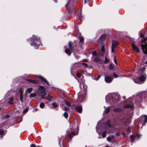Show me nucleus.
I'll use <instances>...</instances> for the list:
<instances>
[{"mask_svg":"<svg viewBox=\"0 0 147 147\" xmlns=\"http://www.w3.org/2000/svg\"><path fill=\"white\" fill-rule=\"evenodd\" d=\"M76 2V0H75V2H74L72 0H69L67 4L65 5V7L66 9L69 14L75 13Z\"/></svg>","mask_w":147,"mask_h":147,"instance_id":"obj_1","label":"nucleus"},{"mask_svg":"<svg viewBox=\"0 0 147 147\" xmlns=\"http://www.w3.org/2000/svg\"><path fill=\"white\" fill-rule=\"evenodd\" d=\"M31 45L38 47L41 43L40 38L34 35H33L32 37L30 38Z\"/></svg>","mask_w":147,"mask_h":147,"instance_id":"obj_2","label":"nucleus"},{"mask_svg":"<svg viewBox=\"0 0 147 147\" xmlns=\"http://www.w3.org/2000/svg\"><path fill=\"white\" fill-rule=\"evenodd\" d=\"M140 42L142 51L144 54H147V37L142 39Z\"/></svg>","mask_w":147,"mask_h":147,"instance_id":"obj_3","label":"nucleus"},{"mask_svg":"<svg viewBox=\"0 0 147 147\" xmlns=\"http://www.w3.org/2000/svg\"><path fill=\"white\" fill-rule=\"evenodd\" d=\"M68 47L71 51L74 53H77L79 51L78 47H77L76 45H72V43L71 41H69L68 44Z\"/></svg>","mask_w":147,"mask_h":147,"instance_id":"obj_4","label":"nucleus"},{"mask_svg":"<svg viewBox=\"0 0 147 147\" xmlns=\"http://www.w3.org/2000/svg\"><path fill=\"white\" fill-rule=\"evenodd\" d=\"M38 94L40 96H45L46 94L45 87L42 86H39L38 88Z\"/></svg>","mask_w":147,"mask_h":147,"instance_id":"obj_5","label":"nucleus"},{"mask_svg":"<svg viewBox=\"0 0 147 147\" xmlns=\"http://www.w3.org/2000/svg\"><path fill=\"white\" fill-rule=\"evenodd\" d=\"M70 129L75 131H78V126L77 122L74 121L71 127L70 126Z\"/></svg>","mask_w":147,"mask_h":147,"instance_id":"obj_6","label":"nucleus"},{"mask_svg":"<svg viewBox=\"0 0 147 147\" xmlns=\"http://www.w3.org/2000/svg\"><path fill=\"white\" fill-rule=\"evenodd\" d=\"M82 107L81 105H78L75 107L76 111L77 112L79 113H81L82 112Z\"/></svg>","mask_w":147,"mask_h":147,"instance_id":"obj_7","label":"nucleus"},{"mask_svg":"<svg viewBox=\"0 0 147 147\" xmlns=\"http://www.w3.org/2000/svg\"><path fill=\"white\" fill-rule=\"evenodd\" d=\"M38 77L41 80L45 82L48 85H50V84L49 82L44 77L41 75L38 76Z\"/></svg>","mask_w":147,"mask_h":147,"instance_id":"obj_8","label":"nucleus"},{"mask_svg":"<svg viewBox=\"0 0 147 147\" xmlns=\"http://www.w3.org/2000/svg\"><path fill=\"white\" fill-rule=\"evenodd\" d=\"M146 74L144 73L139 78L140 81V82H144L146 80Z\"/></svg>","mask_w":147,"mask_h":147,"instance_id":"obj_9","label":"nucleus"},{"mask_svg":"<svg viewBox=\"0 0 147 147\" xmlns=\"http://www.w3.org/2000/svg\"><path fill=\"white\" fill-rule=\"evenodd\" d=\"M113 79H112L111 77L109 76H107L105 78V82L107 83H110L112 81Z\"/></svg>","mask_w":147,"mask_h":147,"instance_id":"obj_10","label":"nucleus"},{"mask_svg":"<svg viewBox=\"0 0 147 147\" xmlns=\"http://www.w3.org/2000/svg\"><path fill=\"white\" fill-rule=\"evenodd\" d=\"M139 96H140V98H144L145 99L147 100V92L140 94Z\"/></svg>","mask_w":147,"mask_h":147,"instance_id":"obj_11","label":"nucleus"},{"mask_svg":"<svg viewBox=\"0 0 147 147\" xmlns=\"http://www.w3.org/2000/svg\"><path fill=\"white\" fill-rule=\"evenodd\" d=\"M134 106L133 104H127L124 105L123 106V108L124 109L130 108L131 109L134 108Z\"/></svg>","mask_w":147,"mask_h":147,"instance_id":"obj_12","label":"nucleus"},{"mask_svg":"<svg viewBox=\"0 0 147 147\" xmlns=\"http://www.w3.org/2000/svg\"><path fill=\"white\" fill-rule=\"evenodd\" d=\"M64 102H65V104L68 107H73L74 106V103L72 102H70L68 101H67L66 100H65Z\"/></svg>","mask_w":147,"mask_h":147,"instance_id":"obj_13","label":"nucleus"},{"mask_svg":"<svg viewBox=\"0 0 147 147\" xmlns=\"http://www.w3.org/2000/svg\"><path fill=\"white\" fill-rule=\"evenodd\" d=\"M68 135L69 138H70V140H69L68 141V142H69L71 140L74 136L75 135V134L74 132L72 131L71 132V133H70V132L69 131Z\"/></svg>","mask_w":147,"mask_h":147,"instance_id":"obj_14","label":"nucleus"},{"mask_svg":"<svg viewBox=\"0 0 147 147\" xmlns=\"http://www.w3.org/2000/svg\"><path fill=\"white\" fill-rule=\"evenodd\" d=\"M132 45L133 50L136 52L139 53V50L136 46L135 45L133 42L132 43Z\"/></svg>","mask_w":147,"mask_h":147,"instance_id":"obj_15","label":"nucleus"},{"mask_svg":"<svg viewBox=\"0 0 147 147\" xmlns=\"http://www.w3.org/2000/svg\"><path fill=\"white\" fill-rule=\"evenodd\" d=\"M27 80L30 82L34 84H37L39 82V81L36 80L28 79Z\"/></svg>","mask_w":147,"mask_h":147,"instance_id":"obj_16","label":"nucleus"},{"mask_svg":"<svg viewBox=\"0 0 147 147\" xmlns=\"http://www.w3.org/2000/svg\"><path fill=\"white\" fill-rule=\"evenodd\" d=\"M118 42L116 40H113L112 41V47H116L118 45Z\"/></svg>","mask_w":147,"mask_h":147,"instance_id":"obj_17","label":"nucleus"},{"mask_svg":"<svg viewBox=\"0 0 147 147\" xmlns=\"http://www.w3.org/2000/svg\"><path fill=\"white\" fill-rule=\"evenodd\" d=\"M115 136L113 135H110L107 138V140L109 142H111V140L114 139Z\"/></svg>","mask_w":147,"mask_h":147,"instance_id":"obj_18","label":"nucleus"},{"mask_svg":"<svg viewBox=\"0 0 147 147\" xmlns=\"http://www.w3.org/2000/svg\"><path fill=\"white\" fill-rule=\"evenodd\" d=\"M78 38L80 40L79 43H80V45L81 47L82 45L83 44L84 42V38L82 36H80Z\"/></svg>","mask_w":147,"mask_h":147,"instance_id":"obj_19","label":"nucleus"},{"mask_svg":"<svg viewBox=\"0 0 147 147\" xmlns=\"http://www.w3.org/2000/svg\"><path fill=\"white\" fill-rule=\"evenodd\" d=\"M106 36L107 35L106 34H102L100 36V40L102 41H103L104 40L106 37Z\"/></svg>","mask_w":147,"mask_h":147,"instance_id":"obj_20","label":"nucleus"},{"mask_svg":"<svg viewBox=\"0 0 147 147\" xmlns=\"http://www.w3.org/2000/svg\"><path fill=\"white\" fill-rule=\"evenodd\" d=\"M65 52L67 54L69 55H70L71 54V52L69 49H65Z\"/></svg>","mask_w":147,"mask_h":147,"instance_id":"obj_21","label":"nucleus"},{"mask_svg":"<svg viewBox=\"0 0 147 147\" xmlns=\"http://www.w3.org/2000/svg\"><path fill=\"white\" fill-rule=\"evenodd\" d=\"M113 111L115 112H118L121 111L122 109L119 108H115L113 110Z\"/></svg>","mask_w":147,"mask_h":147,"instance_id":"obj_22","label":"nucleus"},{"mask_svg":"<svg viewBox=\"0 0 147 147\" xmlns=\"http://www.w3.org/2000/svg\"><path fill=\"white\" fill-rule=\"evenodd\" d=\"M32 88H28L27 89V90H26L25 92H27L28 93H30L33 90Z\"/></svg>","mask_w":147,"mask_h":147,"instance_id":"obj_23","label":"nucleus"},{"mask_svg":"<svg viewBox=\"0 0 147 147\" xmlns=\"http://www.w3.org/2000/svg\"><path fill=\"white\" fill-rule=\"evenodd\" d=\"M144 117V121L143 122L142 125H146V123L147 122V115H145Z\"/></svg>","mask_w":147,"mask_h":147,"instance_id":"obj_24","label":"nucleus"},{"mask_svg":"<svg viewBox=\"0 0 147 147\" xmlns=\"http://www.w3.org/2000/svg\"><path fill=\"white\" fill-rule=\"evenodd\" d=\"M134 82L137 84H140V80L139 78L138 77L136 78L135 79H134Z\"/></svg>","mask_w":147,"mask_h":147,"instance_id":"obj_25","label":"nucleus"},{"mask_svg":"<svg viewBox=\"0 0 147 147\" xmlns=\"http://www.w3.org/2000/svg\"><path fill=\"white\" fill-rule=\"evenodd\" d=\"M106 125L108 126L109 127H111V123L110 120L108 119L106 122Z\"/></svg>","mask_w":147,"mask_h":147,"instance_id":"obj_26","label":"nucleus"},{"mask_svg":"<svg viewBox=\"0 0 147 147\" xmlns=\"http://www.w3.org/2000/svg\"><path fill=\"white\" fill-rule=\"evenodd\" d=\"M130 138L131 139V142L132 143H133L134 141V136L133 135H131Z\"/></svg>","mask_w":147,"mask_h":147,"instance_id":"obj_27","label":"nucleus"},{"mask_svg":"<svg viewBox=\"0 0 147 147\" xmlns=\"http://www.w3.org/2000/svg\"><path fill=\"white\" fill-rule=\"evenodd\" d=\"M13 100V97H11L10 98L9 100V101L8 103L10 105H12L13 104V103L12 102V101Z\"/></svg>","mask_w":147,"mask_h":147,"instance_id":"obj_28","label":"nucleus"},{"mask_svg":"<svg viewBox=\"0 0 147 147\" xmlns=\"http://www.w3.org/2000/svg\"><path fill=\"white\" fill-rule=\"evenodd\" d=\"M36 93H31L30 95V98L34 97L36 96Z\"/></svg>","mask_w":147,"mask_h":147,"instance_id":"obj_29","label":"nucleus"},{"mask_svg":"<svg viewBox=\"0 0 147 147\" xmlns=\"http://www.w3.org/2000/svg\"><path fill=\"white\" fill-rule=\"evenodd\" d=\"M46 98L49 101H51V99L53 98V97H51L50 96L48 95L46 97Z\"/></svg>","mask_w":147,"mask_h":147,"instance_id":"obj_30","label":"nucleus"},{"mask_svg":"<svg viewBox=\"0 0 147 147\" xmlns=\"http://www.w3.org/2000/svg\"><path fill=\"white\" fill-rule=\"evenodd\" d=\"M94 60L96 62H99L101 60L98 57H96L94 58Z\"/></svg>","mask_w":147,"mask_h":147,"instance_id":"obj_31","label":"nucleus"},{"mask_svg":"<svg viewBox=\"0 0 147 147\" xmlns=\"http://www.w3.org/2000/svg\"><path fill=\"white\" fill-rule=\"evenodd\" d=\"M112 103H111L112 104H114L115 102H117V100L116 99H115L113 98H112Z\"/></svg>","mask_w":147,"mask_h":147,"instance_id":"obj_32","label":"nucleus"},{"mask_svg":"<svg viewBox=\"0 0 147 147\" xmlns=\"http://www.w3.org/2000/svg\"><path fill=\"white\" fill-rule=\"evenodd\" d=\"M110 111V109L109 108L107 107L106 109V110L105 111V113L106 114H108L109 113V111Z\"/></svg>","mask_w":147,"mask_h":147,"instance_id":"obj_33","label":"nucleus"},{"mask_svg":"<svg viewBox=\"0 0 147 147\" xmlns=\"http://www.w3.org/2000/svg\"><path fill=\"white\" fill-rule=\"evenodd\" d=\"M45 106V104L43 102H42L40 105V107L42 109L44 108Z\"/></svg>","mask_w":147,"mask_h":147,"instance_id":"obj_34","label":"nucleus"},{"mask_svg":"<svg viewBox=\"0 0 147 147\" xmlns=\"http://www.w3.org/2000/svg\"><path fill=\"white\" fill-rule=\"evenodd\" d=\"M63 115L65 118H67L68 116V113L66 112H65L64 113Z\"/></svg>","mask_w":147,"mask_h":147,"instance_id":"obj_35","label":"nucleus"},{"mask_svg":"<svg viewBox=\"0 0 147 147\" xmlns=\"http://www.w3.org/2000/svg\"><path fill=\"white\" fill-rule=\"evenodd\" d=\"M109 62V60L107 59L106 57H105V60L104 61V63L105 64H107Z\"/></svg>","mask_w":147,"mask_h":147,"instance_id":"obj_36","label":"nucleus"},{"mask_svg":"<svg viewBox=\"0 0 147 147\" xmlns=\"http://www.w3.org/2000/svg\"><path fill=\"white\" fill-rule=\"evenodd\" d=\"M105 48L104 46H102L101 49V51L103 53H104L105 52Z\"/></svg>","mask_w":147,"mask_h":147,"instance_id":"obj_37","label":"nucleus"},{"mask_svg":"<svg viewBox=\"0 0 147 147\" xmlns=\"http://www.w3.org/2000/svg\"><path fill=\"white\" fill-rule=\"evenodd\" d=\"M106 132L105 131L103 132L102 134V136L103 138H105L106 136Z\"/></svg>","mask_w":147,"mask_h":147,"instance_id":"obj_38","label":"nucleus"},{"mask_svg":"<svg viewBox=\"0 0 147 147\" xmlns=\"http://www.w3.org/2000/svg\"><path fill=\"white\" fill-rule=\"evenodd\" d=\"M126 131L128 133L131 132V130L130 127H128L126 129Z\"/></svg>","mask_w":147,"mask_h":147,"instance_id":"obj_39","label":"nucleus"},{"mask_svg":"<svg viewBox=\"0 0 147 147\" xmlns=\"http://www.w3.org/2000/svg\"><path fill=\"white\" fill-rule=\"evenodd\" d=\"M4 131L2 129H0V135H2L4 134Z\"/></svg>","mask_w":147,"mask_h":147,"instance_id":"obj_40","label":"nucleus"},{"mask_svg":"<svg viewBox=\"0 0 147 147\" xmlns=\"http://www.w3.org/2000/svg\"><path fill=\"white\" fill-rule=\"evenodd\" d=\"M113 65L112 64H110L109 66V68L110 69H113Z\"/></svg>","mask_w":147,"mask_h":147,"instance_id":"obj_41","label":"nucleus"},{"mask_svg":"<svg viewBox=\"0 0 147 147\" xmlns=\"http://www.w3.org/2000/svg\"><path fill=\"white\" fill-rule=\"evenodd\" d=\"M144 36L145 34L143 33H142L140 35V37L141 38H143V39L145 38Z\"/></svg>","mask_w":147,"mask_h":147,"instance_id":"obj_42","label":"nucleus"},{"mask_svg":"<svg viewBox=\"0 0 147 147\" xmlns=\"http://www.w3.org/2000/svg\"><path fill=\"white\" fill-rule=\"evenodd\" d=\"M28 111V109L27 108H26V109L24 110L23 111V113H26Z\"/></svg>","mask_w":147,"mask_h":147,"instance_id":"obj_43","label":"nucleus"},{"mask_svg":"<svg viewBox=\"0 0 147 147\" xmlns=\"http://www.w3.org/2000/svg\"><path fill=\"white\" fill-rule=\"evenodd\" d=\"M92 55L94 56H96L97 55V53L96 51H94L92 52Z\"/></svg>","mask_w":147,"mask_h":147,"instance_id":"obj_44","label":"nucleus"},{"mask_svg":"<svg viewBox=\"0 0 147 147\" xmlns=\"http://www.w3.org/2000/svg\"><path fill=\"white\" fill-rule=\"evenodd\" d=\"M145 69V67H142L140 69V70L141 71L143 72L144 71Z\"/></svg>","mask_w":147,"mask_h":147,"instance_id":"obj_45","label":"nucleus"},{"mask_svg":"<svg viewBox=\"0 0 147 147\" xmlns=\"http://www.w3.org/2000/svg\"><path fill=\"white\" fill-rule=\"evenodd\" d=\"M82 13H80V14L78 15V17H79V19H80L81 20L82 19Z\"/></svg>","mask_w":147,"mask_h":147,"instance_id":"obj_46","label":"nucleus"},{"mask_svg":"<svg viewBox=\"0 0 147 147\" xmlns=\"http://www.w3.org/2000/svg\"><path fill=\"white\" fill-rule=\"evenodd\" d=\"M77 75L79 78H80L81 77V74L79 72H78L77 73Z\"/></svg>","mask_w":147,"mask_h":147,"instance_id":"obj_47","label":"nucleus"},{"mask_svg":"<svg viewBox=\"0 0 147 147\" xmlns=\"http://www.w3.org/2000/svg\"><path fill=\"white\" fill-rule=\"evenodd\" d=\"M20 99L21 100V102H23V96H20Z\"/></svg>","mask_w":147,"mask_h":147,"instance_id":"obj_48","label":"nucleus"},{"mask_svg":"<svg viewBox=\"0 0 147 147\" xmlns=\"http://www.w3.org/2000/svg\"><path fill=\"white\" fill-rule=\"evenodd\" d=\"M82 65L86 67H88L87 64L86 63H82Z\"/></svg>","mask_w":147,"mask_h":147,"instance_id":"obj_49","label":"nucleus"},{"mask_svg":"<svg viewBox=\"0 0 147 147\" xmlns=\"http://www.w3.org/2000/svg\"><path fill=\"white\" fill-rule=\"evenodd\" d=\"M52 105L54 107H57V105L56 104L55 102H53L52 104Z\"/></svg>","mask_w":147,"mask_h":147,"instance_id":"obj_50","label":"nucleus"},{"mask_svg":"<svg viewBox=\"0 0 147 147\" xmlns=\"http://www.w3.org/2000/svg\"><path fill=\"white\" fill-rule=\"evenodd\" d=\"M113 76L115 78H117L118 76V75L116 74L115 73H114L113 74Z\"/></svg>","mask_w":147,"mask_h":147,"instance_id":"obj_51","label":"nucleus"},{"mask_svg":"<svg viewBox=\"0 0 147 147\" xmlns=\"http://www.w3.org/2000/svg\"><path fill=\"white\" fill-rule=\"evenodd\" d=\"M114 62L115 63V64L116 65H117V61L116 58H115L114 59Z\"/></svg>","mask_w":147,"mask_h":147,"instance_id":"obj_52","label":"nucleus"},{"mask_svg":"<svg viewBox=\"0 0 147 147\" xmlns=\"http://www.w3.org/2000/svg\"><path fill=\"white\" fill-rule=\"evenodd\" d=\"M30 147H36L35 144H31Z\"/></svg>","mask_w":147,"mask_h":147,"instance_id":"obj_53","label":"nucleus"},{"mask_svg":"<svg viewBox=\"0 0 147 147\" xmlns=\"http://www.w3.org/2000/svg\"><path fill=\"white\" fill-rule=\"evenodd\" d=\"M115 47H112V50L111 51L113 53H114V48H115Z\"/></svg>","mask_w":147,"mask_h":147,"instance_id":"obj_54","label":"nucleus"},{"mask_svg":"<svg viewBox=\"0 0 147 147\" xmlns=\"http://www.w3.org/2000/svg\"><path fill=\"white\" fill-rule=\"evenodd\" d=\"M115 135L117 136H119L120 135V133L119 132H117L115 134Z\"/></svg>","mask_w":147,"mask_h":147,"instance_id":"obj_55","label":"nucleus"},{"mask_svg":"<svg viewBox=\"0 0 147 147\" xmlns=\"http://www.w3.org/2000/svg\"><path fill=\"white\" fill-rule=\"evenodd\" d=\"M100 75H98V76H97V78L96 79V80H98L100 78Z\"/></svg>","mask_w":147,"mask_h":147,"instance_id":"obj_56","label":"nucleus"},{"mask_svg":"<svg viewBox=\"0 0 147 147\" xmlns=\"http://www.w3.org/2000/svg\"><path fill=\"white\" fill-rule=\"evenodd\" d=\"M100 75H98V76H97V78L96 79V80H98L100 78Z\"/></svg>","mask_w":147,"mask_h":147,"instance_id":"obj_57","label":"nucleus"},{"mask_svg":"<svg viewBox=\"0 0 147 147\" xmlns=\"http://www.w3.org/2000/svg\"><path fill=\"white\" fill-rule=\"evenodd\" d=\"M10 116L8 115H6L5 116V117L6 118H8L10 117Z\"/></svg>","mask_w":147,"mask_h":147,"instance_id":"obj_58","label":"nucleus"},{"mask_svg":"<svg viewBox=\"0 0 147 147\" xmlns=\"http://www.w3.org/2000/svg\"><path fill=\"white\" fill-rule=\"evenodd\" d=\"M82 61L83 62H87L88 61V60L86 59H84Z\"/></svg>","mask_w":147,"mask_h":147,"instance_id":"obj_59","label":"nucleus"},{"mask_svg":"<svg viewBox=\"0 0 147 147\" xmlns=\"http://www.w3.org/2000/svg\"><path fill=\"white\" fill-rule=\"evenodd\" d=\"M97 78V76H94L92 77V78L93 79L96 80V79Z\"/></svg>","mask_w":147,"mask_h":147,"instance_id":"obj_60","label":"nucleus"},{"mask_svg":"<svg viewBox=\"0 0 147 147\" xmlns=\"http://www.w3.org/2000/svg\"><path fill=\"white\" fill-rule=\"evenodd\" d=\"M41 98L42 99H44L45 98H46V97H45V96H41Z\"/></svg>","mask_w":147,"mask_h":147,"instance_id":"obj_61","label":"nucleus"},{"mask_svg":"<svg viewBox=\"0 0 147 147\" xmlns=\"http://www.w3.org/2000/svg\"><path fill=\"white\" fill-rule=\"evenodd\" d=\"M20 96H23V93L22 91H21L20 92Z\"/></svg>","mask_w":147,"mask_h":147,"instance_id":"obj_62","label":"nucleus"},{"mask_svg":"<svg viewBox=\"0 0 147 147\" xmlns=\"http://www.w3.org/2000/svg\"><path fill=\"white\" fill-rule=\"evenodd\" d=\"M137 136H138V139H139V138L141 136V135L140 134H137Z\"/></svg>","mask_w":147,"mask_h":147,"instance_id":"obj_63","label":"nucleus"},{"mask_svg":"<svg viewBox=\"0 0 147 147\" xmlns=\"http://www.w3.org/2000/svg\"><path fill=\"white\" fill-rule=\"evenodd\" d=\"M64 109L65 111H67L68 110V108L66 107H65L64 108Z\"/></svg>","mask_w":147,"mask_h":147,"instance_id":"obj_64","label":"nucleus"}]
</instances>
